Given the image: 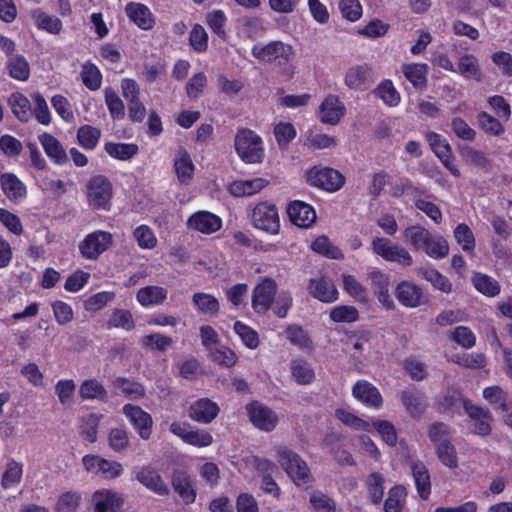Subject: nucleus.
<instances>
[{
	"label": "nucleus",
	"instance_id": "nucleus-1",
	"mask_svg": "<svg viewBox=\"0 0 512 512\" xmlns=\"http://www.w3.org/2000/svg\"><path fill=\"white\" fill-rule=\"evenodd\" d=\"M277 461L298 487H308L313 477L307 463L293 450L280 446L276 449Z\"/></svg>",
	"mask_w": 512,
	"mask_h": 512
},
{
	"label": "nucleus",
	"instance_id": "nucleus-2",
	"mask_svg": "<svg viewBox=\"0 0 512 512\" xmlns=\"http://www.w3.org/2000/svg\"><path fill=\"white\" fill-rule=\"evenodd\" d=\"M235 149L246 163H260L264 156L261 138L250 129H241L237 132Z\"/></svg>",
	"mask_w": 512,
	"mask_h": 512
},
{
	"label": "nucleus",
	"instance_id": "nucleus-3",
	"mask_svg": "<svg viewBox=\"0 0 512 512\" xmlns=\"http://www.w3.org/2000/svg\"><path fill=\"white\" fill-rule=\"evenodd\" d=\"M373 252L382 257L385 261L396 262L402 267H408L413 264V258L409 251L390 239L384 237H376L371 243Z\"/></svg>",
	"mask_w": 512,
	"mask_h": 512
},
{
	"label": "nucleus",
	"instance_id": "nucleus-4",
	"mask_svg": "<svg viewBox=\"0 0 512 512\" xmlns=\"http://www.w3.org/2000/svg\"><path fill=\"white\" fill-rule=\"evenodd\" d=\"M86 187L89 205L95 209L108 210L112 197V184L108 178L103 175L94 176Z\"/></svg>",
	"mask_w": 512,
	"mask_h": 512
},
{
	"label": "nucleus",
	"instance_id": "nucleus-5",
	"mask_svg": "<svg viewBox=\"0 0 512 512\" xmlns=\"http://www.w3.org/2000/svg\"><path fill=\"white\" fill-rule=\"evenodd\" d=\"M113 242L112 234L98 230L88 234L80 243L79 251L83 258L96 260L102 253L110 248Z\"/></svg>",
	"mask_w": 512,
	"mask_h": 512
},
{
	"label": "nucleus",
	"instance_id": "nucleus-6",
	"mask_svg": "<svg viewBox=\"0 0 512 512\" xmlns=\"http://www.w3.org/2000/svg\"><path fill=\"white\" fill-rule=\"evenodd\" d=\"M252 55L265 62L278 61L279 64L287 63L293 55L290 45L281 41H271L266 45L256 44L252 48Z\"/></svg>",
	"mask_w": 512,
	"mask_h": 512
},
{
	"label": "nucleus",
	"instance_id": "nucleus-7",
	"mask_svg": "<svg viewBox=\"0 0 512 512\" xmlns=\"http://www.w3.org/2000/svg\"><path fill=\"white\" fill-rule=\"evenodd\" d=\"M254 226L270 234H277L280 229L278 210L275 205L262 202L255 206L252 213Z\"/></svg>",
	"mask_w": 512,
	"mask_h": 512
},
{
	"label": "nucleus",
	"instance_id": "nucleus-8",
	"mask_svg": "<svg viewBox=\"0 0 512 512\" xmlns=\"http://www.w3.org/2000/svg\"><path fill=\"white\" fill-rule=\"evenodd\" d=\"M463 407L471 421V430L480 436H488L491 433L493 417L489 409L474 405L468 399H462Z\"/></svg>",
	"mask_w": 512,
	"mask_h": 512
},
{
	"label": "nucleus",
	"instance_id": "nucleus-9",
	"mask_svg": "<svg viewBox=\"0 0 512 512\" xmlns=\"http://www.w3.org/2000/svg\"><path fill=\"white\" fill-rule=\"evenodd\" d=\"M308 181L313 186L333 192L339 190L344 185L345 178L335 169L315 167L308 172Z\"/></svg>",
	"mask_w": 512,
	"mask_h": 512
},
{
	"label": "nucleus",
	"instance_id": "nucleus-10",
	"mask_svg": "<svg viewBox=\"0 0 512 512\" xmlns=\"http://www.w3.org/2000/svg\"><path fill=\"white\" fill-rule=\"evenodd\" d=\"M134 478L150 491L160 496L170 493L168 485L164 482L158 471L150 465L137 466L132 472Z\"/></svg>",
	"mask_w": 512,
	"mask_h": 512
},
{
	"label": "nucleus",
	"instance_id": "nucleus-11",
	"mask_svg": "<svg viewBox=\"0 0 512 512\" xmlns=\"http://www.w3.org/2000/svg\"><path fill=\"white\" fill-rule=\"evenodd\" d=\"M277 290L276 282L268 277L262 278L252 291V308L258 314L266 313L272 304Z\"/></svg>",
	"mask_w": 512,
	"mask_h": 512
},
{
	"label": "nucleus",
	"instance_id": "nucleus-12",
	"mask_svg": "<svg viewBox=\"0 0 512 512\" xmlns=\"http://www.w3.org/2000/svg\"><path fill=\"white\" fill-rule=\"evenodd\" d=\"M249 419L260 430L272 431L278 422V418L274 411L269 407L258 402L250 403L246 406Z\"/></svg>",
	"mask_w": 512,
	"mask_h": 512
},
{
	"label": "nucleus",
	"instance_id": "nucleus-13",
	"mask_svg": "<svg viewBox=\"0 0 512 512\" xmlns=\"http://www.w3.org/2000/svg\"><path fill=\"white\" fill-rule=\"evenodd\" d=\"M123 413L138 430V433L143 440L150 438L153 424L150 414L145 412L141 407L133 404L124 405Z\"/></svg>",
	"mask_w": 512,
	"mask_h": 512
},
{
	"label": "nucleus",
	"instance_id": "nucleus-14",
	"mask_svg": "<svg viewBox=\"0 0 512 512\" xmlns=\"http://www.w3.org/2000/svg\"><path fill=\"white\" fill-rule=\"evenodd\" d=\"M171 484L174 491L186 503H193L196 499V491L193 488L192 479L184 469L176 468L172 471Z\"/></svg>",
	"mask_w": 512,
	"mask_h": 512
},
{
	"label": "nucleus",
	"instance_id": "nucleus-15",
	"mask_svg": "<svg viewBox=\"0 0 512 512\" xmlns=\"http://www.w3.org/2000/svg\"><path fill=\"white\" fill-rule=\"evenodd\" d=\"M345 113L343 102L335 95H328L320 106L318 116L321 122L336 125Z\"/></svg>",
	"mask_w": 512,
	"mask_h": 512
},
{
	"label": "nucleus",
	"instance_id": "nucleus-16",
	"mask_svg": "<svg viewBox=\"0 0 512 512\" xmlns=\"http://www.w3.org/2000/svg\"><path fill=\"white\" fill-rule=\"evenodd\" d=\"M290 221L298 227L308 228L316 220V213L312 206L302 201H292L287 207Z\"/></svg>",
	"mask_w": 512,
	"mask_h": 512
},
{
	"label": "nucleus",
	"instance_id": "nucleus-17",
	"mask_svg": "<svg viewBox=\"0 0 512 512\" xmlns=\"http://www.w3.org/2000/svg\"><path fill=\"white\" fill-rule=\"evenodd\" d=\"M219 410L217 403L208 398H201L190 405L188 416L193 421L208 424L217 417Z\"/></svg>",
	"mask_w": 512,
	"mask_h": 512
},
{
	"label": "nucleus",
	"instance_id": "nucleus-18",
	"mask_svg": "<svg viewBox=\"0 0 512 512\" xmlns=\"http://www.w3.org/2000/svg\"><path fill=\"white\" fill-rule=\"evenodd\" d=\"M308 292L323 303H332L338 299L337 288L330 279L325 277L310 279Z\"/></svg>",
	"mask_w": 512,
	"mask_h": 512
},
{
	"label": "nucleus",
	"instance_id": "nucleus-19",
	"mask_svg": "<svg viewBox=\"0 0 512 512\" xmlns=\"http://www.w3.org/2000/svg\"><path fill=\"white\" fill-rule=\"evenodd\" d=\"M188 226L204 234H212L221 228V219L208 212L198 211L189 217Z\"/></svg>",
	"mask_w": 512,
	"mask_h": 512
},
{
	"label": "nucleus",
	"instance_id": "nucleus-20",
	"mask_svg": "<svg viewBox=\"0 0 512 512\" xmlns=\"http://www.w3.org/2000/svg\"><path fill=\"white\" fill-rule=\"evenodd\" d=\"M400 399L412 417L421 415L428 405L425 394L415 387L403 390Z\"/></svg>",
	"mask_w": 512,
	"mask_h": 512
},
{
	"label": "nucleus",
	"instance_id": "nucleus-21",
	"mask_svg": "<svg viewBox=\"0 0 512 512\" xmlns=\"http://www.w3.org/2000/svg\"><path fill=\"white\" fill-rule=\"evenodd\" d=\"M7 104L19 122L28 123L33 118L32 104L24 94L11 93L7 98Z\"/></svg>",
	"mask_w": 512,
	"mask_h": 512
},
{
	"label": "nucleus",
	"instance_id": "nucleus-22",
	"mask_svg": "<svg viewBox=\"0 0 512 512\" xmlns=\"http://www.w3.org/2000/svg\"><path fill=\"white\" fill-rule=\"evenodd\" d=\"M91 502L95 512H116L123 503L117 493L106 489L94 492Z\"/></svg>",
	"mask_w": 512,
	"mask_h": 512
},
{
	"label": "nucleus",
	"instance_id": "nucleus-23",
	"mask_svg": "<svg viewBox=\"0 0 512 512\" xmlns=\"http://www.w3.org/2000/svg\"><path fill=\"white\" fill-rule=\"evenodd\" d=\"M0 182L3 193L10 201L19 203L25 198L26 187L15 174L3 173Z\"/></svg>",
	"mask_w": 512,
	"mask_h": 512
},
{
	"label": "nucleus",
	"instance_id": "nucleus-24",
	"mask_svg": "<svg viewBox=\"0 0 512 512\" xmlns=\"http://www.w3.org/2000/svg\"><path fill=\"white\" fill-rule=\"evenodd\" d=\"M395 296L403 306L415 308L421 304L422 290L413 282L402 281L395 289Z\"/></svg>",
	"mask_w": 512,
	"mask_h": 512
},
{
	"label": "nucleus",
	"instance_id": "nucleus-25",
	"mask_svg": "<svg viewBox=\"0 0 512 512\" xmlns=\"http://www.w3.org/2000/svg\"><path fill=\"white\" fill-rule=\"evenodd\" d=\"M125 12L130 21L143 30L151 29L155 23L150 9L142 3H128L125 7Z\"/></svg>",
	"mask_w": 512,
	"mask_h": 512
},
{
	"label": "nucleus",
	"instance_id": "nucleus-26",
	"mask_svg": "<svg viewBox=\"0 0 512 512\" xmlns=\"http://www.w3.org/2000/svg\"><path fill=\"white\" fill-rule=\"evenodd\" d=\"M353 395L361 402L378 408L382 404V397L378 389L367 381H358L353 386Z\"/></svg>",
	"mask_w": 512,
	"mask_h": 512
},
{
	"label": "nucleus",
	"instance_id": "nucleus-27",
	"mask_svg": "<svg viewBox=\"0 0 512 512\" xmlns=\"http://www.w3.org/2000/svg\"><path fill=\"white\" fill-rule=\"evenodd\" d=\"M174 169L181 184L188 183L194 174V164L189 153L180 148L174 158Z\"/></svg>",
	"mask_w": 512,
	"mask_h": 512
},
{
	"label": "nucleus",
	"instance_id": "nucleus-28",
	"mask_svg": "<svg viewBox=\"0 0 512 512\" xmlns=\"http://www.w3.org/2000/svg\"><path fill=\"white\" fill-rule=\"evenodd\" d=\"M410 469L420 498L426 500L431 493V480L427 467L422 462H414Z\"/></svg>",
	"mask_w": 512,
	"mask_h": 512
},
{
	"label": "nucleus",
	"instance_id": "nucleus-29",
	"mask_svg": "<svg viewBox=\"0 0 512 512\" xmlns=\"http://www.w3.org/2000/svg\"><path fill=\"white\" fill-rule=\"evenodd\" d=\"M268 184V181L264 178H254L250 180H239L234 181L229 186L230 193L235 197H244L251 196L263 188H265Z\"/></svg>",
	"mask_w": 512,
	"mask_h": 512
},
{
	"label": "nucleus",
	"instance_id": "nucleus-30",
	"mask_svg": "<svg viewBox=\"0 0 512 512\" xmlns=\"http://www.w3.org/2000/svg\"><path fill=\"white\" fill-rule=\"evenodd\" d=\"M370 82V69L367 65L350 67L345 75V84L354 90H363Z\"/></svg>",
	"mask_w": 512,
	"mask_h": 512
},
{
	"label": "nucleus",
	"instance_id": "nucleus-31",
	"mask_svg": "<svg viewBox=\"0 0 512 512\" xmlns=\"http://www.w3.org/2000/svg\"><path fill=\"white\" fill-rule=\"evenodd\" d=\"M39 141L47 156L56 164H64L68 161L66 151L57 138L51 134L44 133L39 137Z\"/></svg>",
	"mask_w": 512,
	"mask_h": 512
},
{
	"label": "nucleus",
	"instance_id": "nucleus-32",
	"mask_svg": "<svg viewBox=\"0 0 512 512\" xmlns=\"http://www.w3.org/2000/svg\"><path fill=\"white\" fill-rule=\"evenodd\" d=\"M458 151L466 164L477 167L478 169L488 171L491 168V161L486 155L468 145H459Z\"/></svg>",
	"mask_w": 512,
	"mask_h": 512
},
{
	"label": "nucleus",
	"instance_id": "nucleus-33",
	"mask_svg": "<svg viewBox=\"0 0 512 512\" xmlns=\"http://www.w3.org/2000/svg\"><path fill=\"white\" fill-rule=\"evenodd\" d=\"M167 290L160 286H146L138 290L137 301L144 307L161 304L167 298Z\"/></svg>",
	"mask_w": 512,
	"mask_h": 512
},
{
	"label": "nucleus",
	"instance_id": "nucleus-34",
	"mask_svg": "<svg viewBox=\"0 0 512 512\" xmlns=\"http://www.w3.org/2000/svg\"><path fill=\"white\" fill-rule=\"evenodd\" d=\"M430 232L419 225L407 227L403 232L404 242L410 245L414 250H423L430 236Z\"/></svg>",
	"mask_w": 512,
	"mask_h": 512
},
{
	"label": "nucleus",
	"instance_id": "nucleus-35",
	"mask_svg": "<svg viewBox=\"0 0 512 512\" xmlns=\"http://www.w3.org/2000/svg\"><path fill=\"white\" fill-rule=\"evenodd\" d=\"M406 79L415 87L423 88L427 83V65L422 63L403 64L401 68Z\"/></svg>",
	"mask_w": 512,
	"mask_h": 512
},
{
	"label": "nucleus",
	"instance_id": "nucleus-36",
	"mask_svg": "<svg viewBox=\"0 0 512 512\" xmlns=\"http://www.w3.org/2000/svg\"><path fill=\"white\" fill-rule=\"evenodd\" d=\"M454 72H458L466 78H471L480 81L482 73L477 58L472 54H465L458 60L457 69Z\"/></svg>",
	"mask_w": 512,
	"mask_h": 512
},
{
	"label": "nucleus",
	"instance_id": "nucleus-37",
	"mask_svg": "<svg viewBox=\"0 0 512 512\" xmlns=\"http://www.w3.org/2000/svg\"><path fill=\"white\" fill-rule=\"evenodd\" d=\"M6 68L9 76L13 79L26 81L30 76L29 63L22 55H15L11 57L6 64Z\"/></svg>",
	"mask_w": 512,
	"mask_h": 512
},
{
	"label": "nucleus",
	"instance_id": "nucleus-38",
	"mask_svg": "<svg viewBox=\"0 0 512 512\" xmlns=\"http://www.w3.org/2000/svg\"><path fill=\"white\" fill-rule=\"evenodd\" d=\"M417 274L430 282L435 288L442 292L449 293L452 288L451 282L447 277L439 273L436 269L420 267L417 269Z\"/></svg>",
	"mask_w": 512,
	"mask_h": 512
},
{
	"label": "nucleus",
	"instance_id": "nucleus-39",
	"mask_svg": "<svg viewBox=\"0 0 512 512\" xmlns=\"http://www.w3.org/2000/svg\"><path fill=\"white\" fill-rule=\"evenodd\" d=\"M483 397L495 409L502 411L512 402L500 386H490L483 390Z\"/></svg>",
	"mask_w": 512,
	"mask_h": 512
},
{
	"label": "nucleus",
	"instance_id": "nucleus-40",
	"mask_svg": "<svg viewBox=\"0 0 512 512\" xmlns=\"http://www.w3.org/2000/svg\"><path fill=\"white\" fill-rule=\"evenodd\" d=\"M79 395L82 399L103 401L107 398V391L96 379H87L80 385Z\"/></svg>",
	"mask_w": 512,
	"mask_h": 512
},
{
	"label": "nucleus",
	"instance_id": "nucleus-41",
	"mask_svg": "<svg viewBox=\"0 0 512 512\" xmlns=\"http://www.w3.org/2000/svg\"><path fill=\"white\" fill-rule=\"evenodd\" d=\"M33 19L39 29L45 30L50 34H59L62 30V22L59 18L49 15L41 10L33 12Z\"/></svg>",
	"mask_w": 512,
	"mask_h": 512
},
{
	"label": "nucleus",
	"instance_id": "nucleus-42",
	"mask_svg": "<svg viewBox=\"0 0 512 512\" xmlns=\"http://www.w3.org/2000/svg\"><path fill=\"white\" fill-rule=\"evenodd\" d=\"M343 289L349 296L356 301L366 303L368 301V292L366 287L360 283L355 276L349 274L342 275Z\"/></svg>",
	"mask_w": 512,
	"mask_h": 512
},
{
	"label": "nucleus",
	"instance_id": "nucleus-43",
	"mask_svg": "<svg viewBox=\"0 0 512 512\" xmlns=\"http://www.w3.org/2000/svg\"><path fill=\"white\" fill-rule=\"evenodd\" d=\"M423 250L431 258L443 259L449 253V245L441 235L430 234L427 244H425Z\"/></svg>",
	"mask_w": 512,
	"mask_h": 512
},
{
	"label": "nucleus",
	"instance_id": "nucleus-44",
	"mask_svg": "<svg viewBox=\"0 0 512 512\" xmlns=\"http://www.w3.org/2000/svg\"><path fill=\"white\" fill-rule=\"evenodd\" d=\"M406 489L402 485H395L388 491L384 502L385 512H402L405 503Z\"/></svg>",
	"mask_w": 512,
	"mask_h": 512
},
{
	"label": "nucleus",
	"instance_id": "nucleus-45",
	"mask_svg": "<svg viewBox=\"0 0 512 512\" xmlns=\"http://www.w3.org/2000/svg\"><path fill=\"white\" fill-rule=\"evenodd\" d=\"M384 476L378 472L369 474L366 478V487L373 504H380L384 495Z\"/></svg>",
	"mask_w": 512,
	"mask_h": 512
},
{
	"label": "nucleus",
	"instance_id": "nucleus-46",
	"mask_svg": "<svg viewBox=\"0 0 512 512\" xmlns=\"http://www.w3.org/2000/svg\"><path fill=\"white\" fill-rule=\"evenodd\" d=\"M112 385L131 399L143 397L145 394V389L140 383L127 378L117 377L113 380Z\"/></svg>",
	"mask_w": 512,
	"mask_h": 512
},
{
	"label": "nucleus",
	"instance_id": "nucleus-47",
	"mask_svg": "<svg viewBox=\"0 0 512 512\" xmlns=\"http://www.w3.org/2000/svg\"><path fill=\"white\" fill-rule=\"evenodd\" d=\"M23 474L22 464L15 460H10L5 467L1 479V486L3 489H9L18 485L21 481Z\"/></svg>",
	"mask_w": 512,
	"mask_h": 512
},
{
	"label": "nucleus",
	"instance_id": "nucleus-48",
	"mask_svg": "<svg viewBox=\"0 0 512 512\" xmlns=\"http://www.w3.org/2000/svg\"><path fill=\"white\" fill-rule=\"evenodd\" d=\"M101 137L100 129L90 126L83 125L78 129L77 132V140L78 143L85 149L92 150L94 149Z\"/></svg>",
	"mask_w": 512,
	"mask_h": 512
},
{
	"label": "nucleus",
	"instance_id": "nucleus-49",
	"mask_svg": "<svg viewBox=\"0 0 512 512\" xmlns=\"http://www.w3.org/2000/svg\"><path fill=\"white\" fill-rule=\"evenodd\" d=\"M105 151L113 158L119 160H129L138 152L136 144L128 143H106Z\"/></svg>",
	"mask_w": 512,
	"mask_h": 512
},
{
	"label": "nucleus",
	"instance_id": "nucleus-50",
	"mask_svg": "<svg viewBox=\"0 0 512 512\" xmlns=\"http://www.w3.org/2000/svg\"><path fill=\"white\" fill-rule=\"evenodd\" d=\"M31 99L34 104L33 117L38 123L48 126L51 123V114L48 104L42 94L36 92L31 94Z\"/></svg>",
	"mask_w": 512,
	"mask_h": 512
},
{
	"label": "nucleus",
	"instance_id": "nucleus-51",
	"mask_svg": "<svg viewBox=\"0 0 512 512\" xmlns=\"http://www.w3.org/2000/svg\"><path fill=\"white\" fill-rule=\"evenodd\" d=\"M374 94L388 106H397L400 95L390 80L382 81L374 90Z\"/></svg>",
	"mask_w": 512,
	"mask_h": 512
},
{
	"label": "nucleus",
	"instance_id": "nucleus-52",
	"mask_svg": "<svg viewBox=\"0 0 512 512\" xmlns=\"http://www.w3.org/2000/svg\"><path fill=\"white\" fill-rule=\"evenodd\" d=\"M291 372L293 379L301 385L311 383L315 377L313 369L303 360L292 361Z\"/></svg>",
	"mask_w": 512,
	"mask_h": 512
},
{
	"label": "nucleus",
	"instance_id": "nucleus-53",
	"mask_svg": "<svg viewBox=\"0 0 512 512\" xmlns=\"http://www.w3.org/2000/svg\"><path fill=\"white\" fill-rule=\"evenodd\" d=\"M311 249L327 258L340 259L343 257L342 252L324 235L317 237L312 242Z\"/></svg>",
	"mask_w": 512,
	"mask_h": 512
},
{
	"label": "nucleus",
	"instance_id": "nucleus-54",
	"mask_svg": "<svg viewBox=\"0 0 512 512\" xmlns=\"http://www.w3.org/2000/svg\"><path fill=\"white\" fill-rule=\"evenodd\" d=\"M192 301L201 313L214 315L219 311L218 300L210 294L201 292L195 293L192 297Z\"/></svg>",
	"mask_w": 512,
	"mask_h": 512
},
{
	"label": "nucleus",
	"instance_id": "nucleus-55",
	"mask_svg": "<svg viewBox=\"0 0 512 512\" xmlns=\"http://www.w3.org/2000/svg\"><path fill=\"white\" fill-rule=\"evenodd\" d=\"M475 288L488 296H495L500 291L498 282L490 276L481 273H475L472 277Z\"/></svg>",
	"mask_w": 512,
	"mask_h": 512
},
{
	"label": "nucleus",
	"instance_id": "nucleus-56",
	"mask_svg": "<svg viewBox=\"0 0 512 512\" xmlns=\"http://www.w3.org/2000/svg\"><path fill=\"white\" fill-rule=\"evenodd\" d=\"M234 331L240 337L243 344L250 348L255 349L259 345V336L258 333L249 327L248 325L242 323L241 321H236L234 323Z\"/></svg>",
	"mask_w": 512,
	"mask_h": 512
},
{
	"label": "nucleus",
	"instance_id": "nucleus-57",
	"mask_svg": "<svg viewBox=\"0 0 512 512\" xmlns=\"http://www.w3.org/2000/svg\"><path fill=\"white\" fill-rule=\"evenodd\" d=\"M208 355L213 362L227 368L234 366L237 361L236 354L226 346H218L209 351Z\"/></svg>",
	"mask_w": 512,
	"mask_h": 512
},
{
	"label": "nucleus",
	"instance_id": "nucleus-58",
	"mask_svg": "<svg viewBox=\"0 0 512 512\" xmlns=\"http://www.w3.org/2000/svg\"><path fill=\"white\" fill-rule=\"evenodd\" d=\"M141 342L143 346L151 350L164 352L172 345L173 339L160 333H153L144 336Z\"/></svg>",
	"mask_w": 512,
	"mask_h": 512
},
{
	"label": "nucleus",
	"instance_id": "nucleus-59",
	"mask_svg": "<svg viewBox=\"0 0 512 512\" xmlns=\"http://www.w3.org/2000/svg\"><path fill=\"white\" fill-rule=\"evenodd\" d=\"M436 453L441 463L450 468L454 469L458 466V458L454 445L449 443H442L436 446Z\"/></svg>",
	"mask_w": 512,
	"mask_h": 512
},
{
	"label": "nucleus",
	"instance_id": "nucleus-60",
	"mask_svg": "<svg viewBox=\"0 0 512 512\" xmlns=\"http://www.w3.org/2000/svg\"><path fill=\"white\" fill-rule=\"evenodd\" d=\"M105 103L113 119H122L125 115L123 101L111 88L105 89Z\"/></svg>",
	"mask_w": 512,
	"mask_h": 512
},
{
	"label": "nucleus",
	"instance_id": "nucleus-61",
	"mask_svg": "<svg viewBox=\"0 0 512 512\" xmlns=\"http://www.w3.org/2000/svg\"><path fill=\"white\" fill-rule=\"evenodd\" d=\"M108 324L109 326L123 328L127 331L135 328V322L131 312L124 309H115L108 321Z\"/></svg>",
	"mask_w": 512,
	"mask_h": 512
},
{
	"label": "nucleus",
	"instance_id": "nucleus-62",
	"mask_svg": "<svg viewBox=\"0 0 512 512\" xmlns=\"http://www.w3.org/2000/svg\"><path fill=\"white\" fill-rule=\"evenodd\" d=\"M274 135L279 148L284 150L296 137V130L290 123H279L274 128Z\"/></svg>",
	"mask_w": 512,
	"mask_h": 512
},
{
	"label": "nucleus",
	"instance_id": "nucleus-63",
	"mask_svg": "<svg viewBox=\"0 0 512 512\" xmlns=\"http://www.w3.org/2000/svg\"><path fill=\"white\" fill-rule=\"evenodd\" d=\"M330 318L334 322L352 323L358 320L359 313L354 306L341 305L331 310Z\"/></svg>",
	"mask_w": 512,
	"mask_h": 512
},
{
	"label": "nucleus",
	"instance_id": "nucleus-64",
	"mask_svg": "<svg viewBox=\"0 0 512 512\" xmlns=\"http://www.w3.org/2000/svg\"><path fill=\"white\" fill-rule=\"evenodd\" d=\"M454 237L464 251H472L475 247V238L472 230L465 223L459 224L454 230Z\"/></svg>",
	"mask_w": 512,
	"mask_h": 512
}]
</instances>
